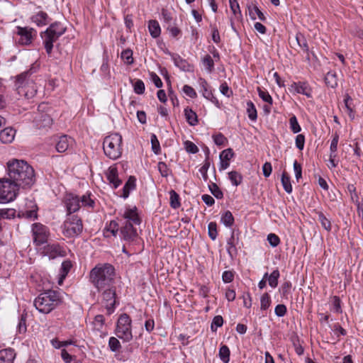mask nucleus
Here are the masks:
<instances>
[{
	"mask_svg": "<svg viewBox=\"0 0 363 363\" xmlns=\"http://www.w3.org/2000/svg\"><path fill=\"white\" fill-rule=\"evenodd\" d=\"M7 174L8 178L19 187H30L35 182L34 169L25 160H9L7 162Z\"/></svg>",
	"mask_w": 363,
	"mask_h": 363,
	"instance_id": "f257e3e1",
	"label": "nucleus"
},
{
	"mask_svg": "<svg viewBox=\"0 0 363 363\" xmlns=\"http://www.w3.org/2000/svg\"><path fill=\"white\" fill-rule=\"evenodd\" d=\"M115 268L109 263L96 264L90 272L91 283L97 291L115 284Z\"/></svg>",
	"mask_w": 363,
	"mask_h": 363,
	"instance_id": "f03ea898",
	"label": "nucleus"
},
{
	"mask_svg": "<svg viewBox=\"0 0 363 363\" xmlns=\"http://www.w3.org/2000/svg\"><path fill=\"white\" fill-rule=\"evenodd\" d=\"M61 303L59 294L52 290L41 293L34 300L35 308L42 313L48 314L54 310Z\"/></svg>",
	"mask_w": 363,
	"mask_h": 363,
	"instance_id": "7ed1b4c3",
	"label": "nucleus"
},
{
	"mask_svg": "<svg viewBox=\"0 0 363 363\" xmlns=\"http://www.w3.org/2000/svg\"><path fill=\"white\" fill-rule=\"evenodd\" d=\"M66 30L64 26L60 22H55L41 33L40 35L43 39V43L48 55H50L53 48V43L62 35Z\"/></svg>",
	"mask_w": 363,
	"mask_h": 363,
	"instance_id": "20e7f679",
	"label": "nucleus"
},
{
	"mask_svg": "<svg viewBox=\"0 0 363 363\" xmlns=\"http://www.w3.org/2000/svg\"><path fill=\"white\" fill-rule=\"evenodd\" d=\"M123 138L119 133H112L104 139L103 150L106 157L117 160L122 155Z\"/></svg>",
	"mask_w": 363,
	"mask_h": 363,
	"instance_id": "39448f33",
	"label": "nucleus"
},
{
	"mask_svg": "<svg viewBox=\"0 0 363 363\" xmlns=\"http://www.w3.org/2000/svg\"><path fill=\"white\" fill-rule=\"evenodd\" d=\"M132 320L130 317L126 314H121L117 321L116 335L123 342H130L133 339L132 334Z\"/></svg>",
	"mask_w": 363,
	"mask_h": 363,
	"instance_id": "423d86ee",
	"label": "nucleus"
},
{
	"mask_svg": "<svg viewBox=\"0 0 363 363\" xmlns=\"http://www.w3.org/2000/svg\"><path fill=\"white\" fill-rule=\"evenodd\" d=\"M18 187L8 177L0 179V203H6L15 199Z\"/></svg>",
	"mask_w": 363,
	"mask_h": 363,
	"instance_id": "0eeeda50",
	"label": "nucleus"
},
{
	"mask_svg": "<svg viewBox=\"0 0 363 363\" xmlns=\"http://www.w3.org/2000/svg\"><path fill=\"white\" fill-rule=\"evenodd\" d=\"M83 223L77 215H69L64 222L63 234L67 238H74L82 233Z\"/></svg>",
	"mask_w": 363,
	"mask_h": 363,
	"instance_id": "6e6552de",
	"label": "nucleus"
},
{
	"mask_svg": "<svg viewBox=\"0 0 363 363\" xmlns=\"http://www.w3.org/2000/svg\"><path fill=\"white\" fill-rule=\"evenodd\" d=\"M101 292V302L107 311V313L111 315L114 312L116 303V293L115 285L111 287L104 288L98 291Z\"/></svg>",
	"mask_w": 363,
	"mask_h": 363,
	"instance_id": "1a4fd4ad",
	"label": "nucleus"
},
{
	"mask_svg": "<svg viewBox=\"0 0 363 363\" xmlns=\"http://www.w3.org/2000/svg\"><path fill=\"white\" fill-rule=\"evenodd\" d=\"M35 72L36 67H33L29 70L21 73L17 77L18 91L20 94H23L28 99L33 97L37 90L34 87H32L30 90H26L24 83L26 82L28 77Z\"/></svg>",
	"mask_w": 363,
	"mask_h": 363,
	"instance_id": "9d476101",
	"label": "nucleus"
},
{
	"mask_svg": "<svg viewBox=\"0 0 363 363\" xmlns=\"http://www.w3.org/2000/svg\"><path fill=\"white\" fill-rule=\"evenodd\" d=\"M62 202L67 216L78 211L81 208L79 196L72 193L66 194L63 198Z\"/></svg>",
	"mask_w": 363,
	"mask_h": 363,
	"instance_id": "9b49d317",
	"label": "nucleus"
},
{
	"mask_svg": "<svg viewBox=\"0 0 363 363\" xmlns=\"http://www.w3.org/2000/svg\"><path fill=\"white\" fill-rule=\"evenodd\" d=\"M33 242L36 245H41L48 240V231L46 226L41 223H34L32 226Z\"/></svg>",
	"mask_w": 363,
	"mask_h": 363,
	"instance_id": "f8f14e48",
	"label": "nucleus"
},
{
	"mask_svg": "<svg viewBox=\"0 0 363 363\" xmlns=\"http://www.w3.org/2000/svg\"><path fill=\"white\" fill-rule=\"evenodd\" d=\"M16 33L19 36L18 43L23 45H30L37 35V31L29 27L17 26Z\"/></svg>",
	"mask_w": 363,
	"mask_h": 363,
	"instance_id": "ddd939ff",
	"label": "nucleus"
},
{
	"mask_svg": "<svg viewBox=\"0 0 363 363\" xmlns=\"http://www.w3.org/2000/svg\"><path fill=\"white\" fill-rule=\"evenodd\" d=\"M121 228V237L125 241L132 242L138 237L137 230L133 223H123Z\"/></svg>",
	"mask_w": 363,
	"mask_h": 363,
	"instance_id": "4468645a",
	"label": "nucleus"
},
{
	"mask_svg": "<svg viewBox=\"0 0 363 363\" xmlns=\"http://www.w3.org/2000/svg\"><path fill=\"white\" fill-rule=\"evenodd\" d=\"M289 90L293 94H301L306 96L308 98H311L312 96L311 90L307 82H294L289 87Z\"/></svg>",
	"mask_w": 363,
	"mask_h": 363,
	"instance_id": "2eb2a0df",
	"label": "nucleus"
},
{
	"mask_svg": "<svg viewBox=\"0 0 363 363\" xmlns=\"http://www.w3.org/2000/svg\"><path fill=\"white\" fill-rule=\"evenodd\" d=\"M74 145V140L67 135H62L59 138L56 144V150L58 152H65L72 148Z\"/></svg>",
	"mask_w": 363,
	"mask_h": 363,
	"instance_id": "dca6fc26",
	"label": "nucleus"
},
{
	"mask_svg": "<svg viewBox=\"0 0 363 363\" xmlns=\"http://www.w3.org/2000/svg\"><path fill=\"white\" fill-rule=\"evenodd\" d=\"M198 82L201 89L200 91L202 93L203 96L213 103H218L217 99L213 96L211 90L210 89V86L207 81L205 79L200 77Z\"/></svg>",
	"mask_w": 363,
	"mask_h": 363,
	"instance_id": "f3484780",
	"label": "nucleus"
},
{
	"mask_svg": "<svg viewBox=\"0 0 363 363\" xmlns=\"http://www.w3.org/2000/svg\"><path fill=\"white\" fill-rule=\"evenodd\" d=\"M109 184L113 189H117L121 184L122 181L118 177V169L114 166H111L106 174Z\"/></svg>",
	"mask_w": 363,
	"mask_h": 363,
	"instance_id": "a211bd4d",
	"label": "nucleus"
},
{
	"mask_svg": "<svg viewBox=\"0 0 363 363\" xmlns=\"http://www.w3.org/2000/svg\"><path fill=\"white\" fill-rule=\"evenodd\" d=\"M123 218L125 220L123 223H133V225H140V218L136 207L127 208L123 214Z\"/></svg>",
	"mask_w": 363,
	"mask_h": 363,
	"instance_id": "6ab92c4d",
	"label": "nucleus"
},
{
	"mask_svg": "<svg viewBox=\"0 0 363 363\" xmlns=\"http://www.w3.org/2000/svg\"><path fill=\"white\" fill-rule=\"evenodd\" d=\"M81 207H84L88 211L93 210L95 207L96 202L94 195L91 192H86L82 196H79Z\"/></svg>",
	"mask_w": 363,
	"mask_h": 363,
	"instance_id": "aec40b11",
	"label": "nucleus"
},
{
	"mask_svg": "<svg viewBox=\"0 0 363 363\" xmlns=\"http://www.w3.org/2000/svg\"><path fill=\"white\" fill-rule=\"evenodd\" d=\"M233 151L230 148L224 150L223 151L221 152L220 155V169H225L229 167V161L233 157Z\"/></svg>",
	"mask_w": 363,
	"mask_h": 363,
	"instance_id": "412c9836",
	"label": "nucleus"
},
{
	"mask_svg": "<svg viewBox=\"0 0 363 363\" xmlns=\"http://www.w3.org/2000/svg\"><path fill=\"white\" fill-rule=\"evenodd\" d=\"M172 60L176 67H179L181 70L184 72L192 71V67L184 59L182 58L179 55H172Z\"/></svg>",
	"mask_w": 363,
	"mask_h": 363,
	"instance_id": "4be33fe9",
	"label": "nucleus"
},
{
	"mask_svg": "<svg viewBox=\"0 0 363 363\" xmlns=\"http://www.w3.org/2000/svg\"><path fill=\"white\" fill-rule=\"evenodd\" d=\"M16 130L12 128H6L0 132V140L3 143H11L15 137Z\"/></svg>",
	"mask_w": 363,
	"mask_h": 363,
	"instance_id": "5701e85b",
	"label": "nucleus"
},
{
	"mask_svg": "<svg viewBox=\"0 0 363 363\" xmlns=\"http://www.w3.org/2000/svg\"><path fill=\"white\" fill-rule=\"evenodd\" d=\"M52 123V118L45 113L41 114L38 118L35 119L36 127L39 129L50 127Z\"/></svg>",
	"mask_w": 363,
	"mask_h": 363,
	"instance_id": "b1692460",
	"label": "nucleus"
},
{
	"mask_svg": "<svg viewBox=\"0 0 363 363\" xmlns=\"http://www.w3.org/2000/svg\"><path fill=\"white\" fill-rule=\"evenodd\" d=\"M48 15L44 11H39L35 15L32 16L31 21L38 26H43L48 23Z\"/></svg>",
	"mask_w": 363,
	"mask_h": 363,
	"instance_id": "393cba45",
	"label": "nucleus"
},
{
	"mask_svg": "<svg viewBox=\"0 0 363 363\" xmlns=\"http://www.w3.org/2000/svg\"><path fill=\"white\" fill-rule=\"evenodd\" d=\"M15 353L12 349L0 351V363H13Z\"/></svg>",
	"mask_w": 363,
	"mask_h": 363,
	"instance_id": "a878e982",
	"label": "nucleus"
},
{
	"mask_svg": "<svg viewBox=\"0 0 363 363\" xmlns=\"http://www.w3.org/2000/svg\"><path fill=\"white\" fill-rule=\"evenodd\" d=\"M249 16L252 20H255L258 18L262 21H266V17L264 13L255 5H250L247 6Z\"/></svg>",
	"mask_w": 363,
	"mask_h": 363,
	"instance_id": "bb28decb",
	"label": "nucleus"
},
{
	"mask_svg": "<svg viewBox=\"0 0 363 363\" xmlns=\"http://www.w3.org/2000/svg\"><path fill=\"white\" fill-rule=\"evenodd\" d=\"M135 188V179L134 177H130L123 187L122 196L126 199L129 196L130 192Z\"/></svg>",
	"mask_w": 363,
	"mask_h": 363,
	"instance_id": "cd10ccee",
	"label": "nucleus"
},
{
	"mask_svg": "<svg viewBox=\"0 0 363 363\" xmlns=\"http://www.w3.org/2000/svg\"><path fill=\"white\" fill-rule=\"evenodd\" d=\"M184 115L187 123L190 125L194 126L198 123L197 114L191 108H186L184 109Z\"/></svg>",
	"mask_w": 363,
	"mask_h": 363,
	"instance_id": "c85d7f7f",
	"label": "nucleus"
},
{
	"mask_svg": "<svg viewBox=\"0 0 363 363\" xmlns=\"http://www.w3.org/2000/svg\"><path fill=\"white\" fill-rule=\"evenodd\" d=\"M148 29L151 36L156 38L161 33V28L159 23L156 20H150L148 23Z\"/></svg>",
	"mask_w": 363,
	"mask_h": 363,
	"instance_id": "c756f323",
	"label": "nucleus"
},
{
	"mask_svg": "<svg viewBox=\"0 0 363 363\" xmlns=\"http://www.w3.org/2000/svg\"><path fill=\"white\" fill-rule=\"evenodd\" d=\"M339 138L340 136L337 132H335L332 134V140L330 145V154H331V157H337Z\"/></svg>",
	"mask_w": 363,
	"mask_h": 363,
	"instance_id": "7c9ffc66",
	"label": "nucleus"
},
{
	"mask_svg": "<svg viewBox=\"0 0 363 363\" xmlns=\"http://www.w3.org/2000/svg\"><path fill=\"white\" fill-rule=\"evenodd\" d=\"M72 267V264L69 260H65L62 263L60 269V279L58 281L59 284L62 283L63 279L66 277Z\"/></svg>",
	"mask_w": 363,
	"mask_h": 363,
	"instance_id": "2f4dec72",
	"label": "nucleus"
},
{
	"mask_svg": "<svg viewBox=\"0 0 363 363\" xmlns=\"http://www.w3.org/2000/svg\"><path fill=\"white\" fill-rule=\"evenodd\" d=\"M296 40L298 46L307 54L309 53V47L306 37L301 33L296 35Z\"/></svg>",
	"mask_w": 363,
	"mask_h": 363,
	"instance_id": "473e14b6",
	"label": "nucleus"
},
{
	"mask_svg": "<svg viewBox=\"0 0 363 363\" xmlns=\"http://www.w3.org/2000/svg\"><path fill=\"white\" fill-rule=\"evenodd\" d=\"M201 62L208 73H212L214 70V61L209 55H206L201 59Z\"/></svg>",
	"mask_w": 363,
	"mask_h": 363,
	"instance_id": "72a5a7b5",
	"label": "nucleus"
},
{
	"mask_svg": "<svg viewBox=\"0 0 363 363\" xmlns=\"http://www.w3.org/2000/svg\"><path fill=\"white\" fill-rule=\"evenodd\" d=\"M325 84L331 87L335 88L337 86V75L334 72H328L325 77Z\"/></svg>",
	"mask_w": 363,
	"mask_h": 363,
	"instance_id": "f704fd0d",
	"label": "nucleus"
},
{
	"mask_svg": "<svg viewBox=\"0 0 363 363\" xmlns=\"http://www.w3.org/2000/svg\"><path fill=\"white\" fill-rule=\"evenodd\" d=\"M281 182L283 186L284 189L288 194H291L292 192V185L291 184L290 177L288 175L286 172H283L281 178Z\"/></svg>",
	"mask_w": 363,
	"mask_h": 363,
	"instance_id": "c9c22d12",
	"label": "nucleus"
},
{
	"mask_svg": "<svg viewBox=\"0 0 363 363\" xmlns=\"http://www.w3.org/2000/svg\"><path fill=\"white\" fill-rule=\"evenodd\" d=\"M318 214V220L320 223L322 227L325 229L327 231L331 230V223L330 220L326 218V216L323 214V212L319 211L317 212Z\"/></svg>",
	"mask_w": 363,
	"mask_h": 363,
	"instance_id": "e433bc0d",
	"label": "nucleus"
},
{
	"mask_svg": "<svg viewBox=\"0 0 363 363\" xmlns=\"http://www.w3.org/2000/svg\"><path fill=\"white\" fill-rule=\"evenodd\" d=\"M345 106L349 117L353 120L354 118V112L353 111L352 99L347 95L344 99Z\"/></svg>",
	"mask_w": 363,
	"mask_h": 363,
	"instance_id": "4c0bfd02",
	"label": "nucleus"
},
{
	"mask_svg": "<svg viewBox=\"0 0 363 363\" xmlns=\"http://www.w3.org/2000/svg\"><path fill=\"white\" fill-rule=\"evenodd\" d=\"M230 350L227 345H222L219 350V357L224 363H228L230 361Z\"/></svg>",
	"mask_w": 363,
	"mask_h": 363,
	"instance_id": "58836bf2",
	"label": "nucleus"
},
{
	"mask_svg": "<svg viewBox=\"0 0 363 363\" xmlns=\"http://www.w3.org/2000/svg\"><path fill=\"white\" fill-rule=\"evenodd\" d=\"M228 178L234 186H238L242 183V177L241 174L236 171H232L228 173Z\"/></svg>",
	"mask_w": 363,
	"mask_h": 363,
	"instance_id": "ea45409f",
	"label": "nucleus"
},
{
	"mask_svg": "<svg viewBox=\"0 0 363 363\" xmlns=\"http://www.w3.org/2000/svg\"><path fill=\"white\" fill-rule=\"evenodd\" d=\"M280 277V273L278 269L274 270L269 276L268 277V283L269 285L273 288L275 289L278 285V280Z\"/></svg>",
	"mask_w": 363,
	"mask_h": 363,
	"instance_id": "a19ab883",
	"label": "nucleus"
},
{
	"mask_svg": "<svg viewBox=\"0 0 363 363\" xmlns=\"http://www.w3.org/2000/svg\"><path fill=\"white\" fill-rule=\"evenodd\" d=\"M170 195V206L174 208L177 209L180 207L181 203L179 201V194L174 191L171 190L169 191Z\"/></svg>",
	"mask_w": 363,
	"mask_h": 363,
	"instance_id": "79ce46f5",
	"label": "nucleus"
},
{
	"mask_svg": "<svg viewBox=\"0 0 363 363\" xmlns=\"http://www.w3.org/2000/svg\"><path fill=\"white\" fill-rule=\"evenodd\" d=\"M247 113L248 118L252 121H255L257 118V112L255 104L249 101L247 102Z\"/></svg>",
	"mask_w": 363,
	"mask_h": 363,
	"instance_id": "37998d69",
	"label": "nucleus"
},
{
	"mask_svg": "<svg viewBox=\"0 0 363 363\" xmlns=\"http://www.w3.org/2000/svg\"><path fill=\"white\" fill-rule=\"evenodd\" d=\"M289 128L293 133H298L301 130V128L298 122L295 115H292L289 118Z\"/></svg>",
	"mask_w": 363,
	"mask_h": 363,
	"instance_id": "c03bdc74",
	"label": "nucleus"
},
{
	"mask_svg": "<svg viewBox=\"0 0 363 363\" xmlns=\"http://www.w3.org/2000/svg\"><path fill=\"white\" fill-rule=\"evenodd\" d=\"M221 222L227 227H231L234 223V217L230 211H226L221 217Z\"/></svg>",
	"mask_w": 363,
	"mask_h": 363,
	"instance_id": "a18cd8bd",
	"label": "nucleus"
},
{
	"mask_svg": "<svg viewBox=\"0 0 363 363\" xmlns=\"http://www.w3.org/2000/svg\"><path fill=\"white\" fill-rule=\"evenodd\" d=\"M257 92L259 96L262 99V101L267 104H273L272 97L267 90L257 87Z\"/></svg>",
	"mask_w": 363,
	"mask_h": 363,
	"instance_id": "49530a36",
	"label": "nucleus"
},
{
	"mask_svg": "<svg viewBox=\"0 0 363 363\" xmlns=\"http://www.w3.org/2000/svg\"><path fill=\"white\" fill-rule=\"evenodd\" d=\"M16 211L13 208L0 209V220L15 217Z\"/></svg>",
	"mask_w": 363,
	"mask_h": 363,
	"instance_id": "de8ad7c7",
	"label": "nucleus"
},
{
	"mask_svg": "<svg viewBox=\"0 0 363 363\" xmlns=\"http://www.w3.org/2000/svg\"><path fill=\"white\" fill-rule=\"evenodd\" d=\"M291 283L290 281H287L282 284L280 290L281 291V295L284 298H289V296L291 294Z\"/></svg>",
	"mask_w": 363,
	"mask_h": 363,
	"instance_id": "09e8293b",
	"label": "nucleus"
},
{
	"mask_svg": "<svg viewBox=\"0 0 363 363\" xmlns=\"http://www.w3.org/2000/svg\"><path fill=\"white\" fill-rule=\"evenodd\" d=\"M210 165H211L210 160L207 157L205 160L203 165L199 169V172L201 174L202 177H203L204 181H207V179L208 178L207 172H208V169L210 167Z\"/></svg>",
	"mask_w": 363,
	"mask_h": 363,
	"instance_id": "8fccbe9b",
	"label": "nucleus"
},
{
	"mask_svg": "<svg viewBox=\"0 0 363 363\" xmlns=\"http://www.w3.org/2000/svg\"><path fill=\"white\" fill-rule=\"evenodd\" d=\"M209 189L211 192V194L218 199H221L223 197V193L220 190V189L218 187V186L215 184L212 183L211 185H209Z\"/></svg>",
	"mask_w": 363,
	"mask_h": 363,
	"instance_id": "3c124183",
	"label": "nucleus"
},
{
	"mask_svg": "<svg viewBox=\"0 0 363 363\" xmlns=\"http://www.w3.org/2000/svg\"><path fill=\"white\" fill-rule=\"evenodd\" d=\"M121 58L127 65L133 63V51L130 49L125 50L121 53Z\"/></svg>",
	"mask_w": 363,
	"mask_h": 363,
	"instance_id": "603ef678",
	"label": "nucleus"
},
{
	"mask_svg": "<svg viewBox=\"0 0 363 363\" xmlns=\"http://www.w3.org/2000/svg\"><path fill=\"white\" fill-rule=\"evenodd\" d=\"M105 319L102 315H97L95 316L93 321L94 328L96 330H101L104 326Z\"/></svg>",
	"mask_w": 363,
	"mask_h": 363,
	"instance_id": "864d4df0",
	"label": "nucleus"
},
{
	"mask_svg": "<svg viewBox=\"0 0 363 363\" xmlns=\"http://www.w3.org/2000/svg\"><path fill=\"white\" fill-rule=\"evenodd\" d=\"M150 141L152 151L155 154L158 155L160 152V145L157 136L155 134L151 135Z\"/></svg>",
	"mask_w": 363,
	"mask_h": 363,
	"instance_id": "5fc2aeb1",
	"label": "nucleus"
},
{
	"mask_svg": "<svg viewBox=\"0 0 363 363\" xmlns=\"http://www.w3.org/2000/svg\"><path fill=\"white\" fill-rule=\"evenodd\" d=\"M108 347L112 352H116L121 347V345L116 337H111L108 340Z\"/></svg>",
	"mask_w": 363,
	"mask_h": 363,
	"instance_id": "6e6d98bb",
	"label": "nucleus"
},
{
	"mask_svg": "<svg viewBox=\"0 0 363 363\" xmlns=\"http://www.w3.org/2000/svg\"><path fill=\"white\" fill-rule=\"evenodd\" d=\"M271 303V300L267 293L264 294L260 300V308L262 310H267Z\"/></svg>",
	"mask_w": 363,
	"mask_h": 363,
	"instance_id": "4d7b16f0",
	"label": "nucleus"
},
{
	"mask_svg": "<svg viewBox=\"0 0 363 363\" xmlns=\"http://www.w3.org/2000/svg\"><path fill=\"white\" fill-rule=\"evenodd\" d=\"M208 235L213 240H215L218 235L217 225L215 222L209 223L208 225Z\"/></svg>",
	"mask_w": 363,
	"mask_h": 363,
	"instance_id": "13d9d810",
	"label": "nucleus"
},
{
	"mask_svg": "<svg viewBox=\"0 0 363 363\" xmlns=\"http://www.w3.org/2000/svg\"><path fill=\"white\" fill-rule=\"evenodd\" d=\"M134 91L137 94H142L145 91V84L141 79H137L133 84Z\"/></svg>",
	"mask_w": 363,
	"mask_h": 363,
	"instance_id": "bf43d9fd",
	"label": "nucleus"
},
{
	"mask_svg": "<svg viewBox=\"0 0 363 363\" xmlns=\"http://www.w3.org/2000/svg\"><path fill=\"white\" fill-rule=\"evenodd\" d=\"M223 324V319L221 315H216L213 318L211 328L213 331H216L218 328Z\"/></svg>",
	"mask_w": 363,
	"mask_h": 363,
	"instance_id": "052dcab7",
	"label": "nucleus"
},
{
	"mask_svg": "<svg viewBox=\"0 0 363 363\" xmlns=\"http://www.w3.org/2000/svg\"><path fill=\"white\" fill-rule=\"evenodd\" d=\"M185 150L187 152L195 154L199 152L198 147L191 141L186 140L184 142Z\"/></svg>",
	"mask_w": 363,
	"mask_h": 363,
	"instance_id": "680f3d73",
	"label": "nucleus"
},
{
	"mask_svg": "<svg viewBox=\"0 0 363 363\" xmlns=\"http://www.w3.org/2000/svg\"><path fill=\"white\" fill-rule=\"evenodd\" d=\"M158 171L163 177H167L169 173V169L163 162H159L157 164Z\"/></svg>",
	"mask_w": 363,
	"mask_h": 363,
	"instance_id": "e2e57ef3",
	"label": "nucleus"
},
{
	"mask_svg": "<svg viewBox=\"0 0 363 363\" xmlns=\"http://www.w3.org/2000/svg\"><path fill=\"white\" fill-rule=\"evenodd\" d=\"M106 229L109 231L113 236H116L118 231V224L115 220H111L108 225H106Z\"/></svg>",
	"mask_w": 363,
	"mask_h": 363,
	"instance_id": "0e129e2a",
	"label": "nucleus"
},
{
	"mask_svg": "<svg viewBox=\"0 0 363 363\" xmlns=\"http://www.w3.org/2000/svg\"><path fill=\"white\" fill-rule=\"evenodd\" d=\"M333 310L337 313H341L342 312L341 301L339 296H335L333 298Z\"/></svg>",
	"mask_w": 363,
	"mask_h": 363,
	"instance_id": "69168bd1",
	"label": "nucleus"
},
{
	"mask_svg": "<svg viewBox=\"0 0 363 363\" xmlns=\"http://www.w3.org/2000/svg\"><path fill=\"white\" fill-rule=\"evenodd\" d=\"M182 90L186 96H188L189 97H190L191 99H195L197 97V94H196V91L194 90V88H192L189 85H187V84L184 85L183 86Z\"/></svg>",
	"mask_w": 363,
	"mask_h": 363,
	"instance_id": "338daca9",
	"label": "nucleus"
},
{
	"mask_svg": "<svg viewBox=\"0 0 363 363\" xmlns=\"http://www.w3.org/2000/svg\"><path fill=\"white\" fill-rule=\"evenodd\" d=\"M296 147L299 150H302L304 147L305 144V136L303 134H298L296 135L295 139Z\"/></svg>",
	"mask_w": 363,
	"mask_h": 363,
	"instance_id": "774afa93",
	"label": "nucleus"
}]
</instances>
